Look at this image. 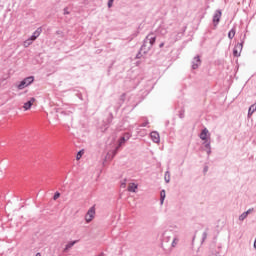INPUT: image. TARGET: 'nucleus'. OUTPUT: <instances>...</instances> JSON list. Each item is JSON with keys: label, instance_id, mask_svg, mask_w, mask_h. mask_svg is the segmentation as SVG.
Returning <instances> with one entry per match:
<instances>
[{"label": "nucleus", "instance_id": "0eeeda50", "mask_svg": "<svg viewBox=\"0 0 256 256\" xmlns=\"http://www.w3.org/2000/svg\"><path fill=\"white\" fill-rule=\"evenodd\" d=\"M241 51H243V43L236 44L234 49H233L234 57H240L241 56Z\"/></svg>", "mask_w": 256, "mask_h": 256}, {"label": "nucleus", "instance_id": "c9c22d12", "mask_svg": "<svg viewBox=\"0 0 256 256\" xmlns=\"http://www.w3.org/2000/svg\"><path fill=\"white\" fill-rule=\"evenodd\" d=\"M98 256H105V253L101 252Z\"/></svg>", "mask_w": 256, "mask_h": 256}, {"label": "nucleus", "instance_id": "2eb2a0df", "mask_svg": "<svg viewBox=\"0 0 256 256\" xmlns=\"http://www.w3.org/2000/svg\"><path fill=\"white\" fill-rule=\"evenodd\" d=\"M137 187H138L137 184L132 183V184H130V185L128 186V191H129L130 193H136Z\"/></svg>", "mask_w": 256, "mask_h": 256}, {"label": "nucleus", "instance_id": "c85d7f7f", "mask_svg": "<svg viewBox=\"0 0 256 256\" xmlns=\"http://www.w3.org/2000/svg\"><path fill=\"white\" fill-rule=\"evenodd\" d=\"M113 1H115V0H108V7L109 8L113 7Z\"/></svg>", "mask_w": 256, "mask_h": 256}, {"label": "nucleus", "instance_id": "f3484780", "mask_svg": "<svg viewBox=\"0 0 256 256\" xmlns=\"http://www.w3.org/2000/svg\"><path fill=\"white\" fill-rule=\"evenodd\" d=\"M164 181H165V183H170V181H171V172H169V171L165 172Z\"/></svg>", "mask_w": 256, "mask_h": 256}, {"label": "nucleus", "instance_id": "f257e3e1", "mask_svg": "<svg viewBox=\"0 0 256 256\" xmlns=\"http://www.w3.org/2000/svg\"><path fill=\"white\" fill-rule=\"evenodd\" d=\"M155 41H157V36L153 33L148 34L143 40V44L140 47V51H142L143 55H147L153 46L155 45Z\"/></svg>", "mask_w": 256, "mask_h": 256}, {"label": "nucleus", "instance_id": "79ce46f5", "mask_svg": "<svg viewBox=\"0 0 256 256\" xmlns=\"http://www.w3.org/2000/svg\"><path fill=\"white\" fill-rule=\"evenodd\" d=\"M166 125H169V121L166 122Z\"/></svg>", "mask_w": 256, "mask_h": 256}, {"label": "nucleus", "instance_id": "f8f14e48", "mask_svg": "<svg viewBox=\"0 0 256 256\" xmlns=\"http://www.w3.org/2000/svg\"><path fill=\"white\" fill-rule=\"evenodd\" d=\"M33 103H35L34 97L30 98V100H28L26 103H24L23 108L25 109V111H29V109H31V107H33Z\"/></svg>", "mask_w": 256, "mask_h": 256}, {"label": "nucleus", "instance_id": "dca6fc26", "mask_svg": "<svg viewBox=\"0 0 256 256\" xmlns=\"http://www.w3.org/2000/svg\"><path fill=\"white\" fill-rule=\"evenodd\" d=\"M165 197H166V192L165 189L160 191V205H163L165 203Z\"/></svg>", "mask_w": 256, "mask_h": 256}, {"label": "nucleus", "instance_id": "ddd939ff", "mask_svg": "<svg viewBox=\"0 0 256 256\" xmlns=\"http://www.w3.org/2000/svg\"><path fill=\"white\" fill-rule=\"evenodd\" d=\"M76 243H79V240H74V241L68 242V243L66 244V246H65V248H64V250H63V252H64V253H67V251H68L69 249H71L74 245H76Z\"/></svg>", "mask_w": 256, "mask_h": 256}, {"label": "nucleus", "instance_id": "393cba45", "mask_svg": "<svg viewBox=\"0 0 256 256\" xmlns=\"http://www.w3.org/2000/svg\"><path fill=\"white\" fill-rule=\"evenodd\" d=\"M143 51L139 50L138 53L136 54V59H141V57H143Z\"/></svg>", "mask_w": 256, "mask_h": 256}, {"label": "nucleus", "instance_id": "7c9ffc66", "mask_svg": "<svg viewBox=\"0 0 256 256\" xmlns=\"http://www.w3.org/2000/svg\"><path fill=\"white\" fill-rule=\"evenodd\" d=\"M149 125V121H146L144 123H142L141 127H147Z\"/></svg>", "mask_w": 256, "mask_h": 256}, {"label": "nucleus", "instance_id": "412c9836", "mask_svg": "<svg viewBox=\"0 0 256 256\" xmlns=\"http://www.w3.org/2000/svg\"><path fill=\"white\" fill-rule=\"evenodd\" d=\"M177 243H179V239L177 237L173 238L171 243V247H177Z\"/></svg>", "mask_w": 256, "mask_h": 256}, {"label": "nucleus", "instance_id": "39448f33", "mask_svg": "<svg viewBox=\"0 0 256 256\" xmlns=\"http://www.w3.org/2000/svg\"><path fill=\"white\" fill-rule=\"evenodd\" d=\"M95 219V206H92L85 215L86 223H91Z\"/></svg>", "mask_w": 256, "mask_h": 256}, {"label": "nucleus", "instance_id": "e433bc0d", "mask_svg": "<svg viewBox=\"0 0 256 256\" xmlns=\"http://www.w3.org/2000/svg\"><path fill=\"white\" fill-rule=\"evenodd\" d=\"M211 256H221V255H219V253H216L215 255L212 254Z\"/></svg>", "mask_w": 256, "mask_h": 256}, {"label": "nucleus", "instance_id": "6ab92c4d", "mask_svg": "<svg viewBox=\"0 0 256 256\" xmlns=\"http://www.w3.org/2000/svg\"><path fill=\"white\" fill-rule=\"evenodd\" d=\"M113 123V113H109V116L107 118V125H111Z\"/></svg>", "mask_w": 256, "mask_h": 256}, {"label": "nucleus", "instance_id": "cd10ccee", "mask_svg": "<svg viewBox=\"0 0 256 256\" xmlns=\"http://www.w3.org/2000/svg\"><path fill=\"white\" fill-rule=\"evenodd\" d=\"M69 8L65 7L63 10V15H69Z\"/></svg>", "mask_w": 256, "mask_h": 256}, {"label": "nucleus", "instance_id": "473e14b6", "mask_svg": "<svg viewBox=\"0 0 256 256\" xmlns=\"http://www.w3.org/2000/svg\"><path fill=\"white\" fill-rule=\"evenodd\" d=\"M56 35H63V31L61 30L56 31Z\"/></svg>", "mask_w": 256, "mask_h": 256}, {"label": "nucleus", "instance_id": "c756f323", "mask_svg": "<svg viewBox=\"0 0 256 256\" xmlns=\"http://www.w3.org/2000/svg\"><path fill=\"white\" fill-rule=\"evenodd\" d=\"M245 213L249 216L250 213H253V208L248 209Z\"/></svg>", "mask_w": 256, "mask_h": 256}, {"label": "nucleus", "instance_id": "a211bd4d", "mask_svg": "<svg viewBox=\"0 0 256 256\" xmlns=\"http://www.w3.org/2000/svg\"><path fill=\"white\" fill-rule=\"evenodd\" d=\"M209 228H206L205 231L202 234V243H205L207 240V235H208Z\"/></svg>", "mask_w": 256, "mask_h": 256}, {"label": "nucleus", "instance_id": "37998d69", "mask_svg": "<svg viewBox=\"0 0 256 256\" xmlns=\"http://www.w3.org/2000/svg\"><path fill=\"white\" fill-rule=\"evenodd\" d=\"M161 247H162V249H163V243L161 244Z\"/></svg>", "mask_w": 256, "mask_h": 256}, {"label": "nucleus", "instance_id": "4c0bfd02", "mask_svg": "<svg viewBox=\"0 0 256 256\" xmlns=\"http://www.w3.org/2000/svg\"><path fill=\"white\" fill-rule=\"evenodd\" d=\"M78 97H79V99H83L82 96H81V94H78Z\"/></svg>", "mask_w": 256, "mask_h": 256}, {"label": "nucleus", "instance_id": "20e7f679", "mask_svg": "<svg viewBox=\"0 0 256 256\" xmlns=\"http://www.w3.org/2000/svg\"><path fill=\"white\" fill-rule=\"evenodd\" d=\"M35 81V76H28L24 78L20 83L17 85V89L19 91H23L26 87H29V85H32V83Z\"/></svg>", "mask_w": 256, "mask_h": 256}, {"label": "nucleus", "instance_id": "b1692460", "mask_svg": "<svg viewBox=\"0 0 256 256\" xmlns=\"http://www.w3.org/2000/svg\"><path fill=\"white\" fill-rule=\"evenodd\" d=\"M83 153H84V150H80L77 155H76V159L77 161H79V159H81V157H83Z\"/></svg>", "mask_w": 256, "mask_h": 256}, {"label": "nucleus", "instance_id": "a878e982", "mask_svg": "<svg viewBox=\"0 0 256 256\" xmlns=\"http://www.w3.org/2000/svg\"><path fill=\"white\" fill-rule=\"evenodd\" d=\"M60 197H61V193L55 192L53 199H54V201H57V199H59Z\"/></svg>", "mask_w": 256, "mask_h": 256}, {"label": "nucleus", "instance_id": "a19ab883", "mask_svg": "<svg viewBox=\"0 0 256 256\" xmlns=\"http://www.w3.org/2000/svg\"><path fill=\"white\" fill-rule=\"evenodd\" d=\"M123 97H125V94H122L121 99H123Z\"/></svg>", "mask_w": 256, "mask_h": 256}, {"label": "nucleus", "instance_id": "f704fd0d", "mask_svg": "<svg viewBox=\"0 0 256 256\" xmlns=\"http://www.w3.org/2000/svg\"><path fill=\"white\" fill-rule=\"evenodd\" d=\"M134 37H137V35H139V31H137L136 33L133 34Z\"/></svg>", "mask_w": 256, "mask_h": 256}, {"label": "nucleus", "instance_id": "6e6552de", "mask_svg": "<svg viewBox=\"0 0 256 256\" xmlns=\"http://www.w3.org/2000/svg\"><path fill=\"white\" fill-rule=\"evenodd\" d=\"M219 21H221V10H216V12L213 15L214 27H217V25H219Z\"/></svg>", "mask_w": 256, "mask_h": 256}, {"label": "nucleus", "instance_id": "9d476101", "mask_svg": "<svg viewBox=\"0 0 256 256\" xmlns=\"http://www.w3.org/2000/svg\"><path fill=\"white\" fill-rule=\"evenodd\" d=\"M41 33H43V28L39 27L37 28L32 36L30 37V41H35L37 39V37H39V35H41Z\"/></svg>", "mask_w": 256, "mask_h": 256}, {"label": "nucleus", "instance_id": "4be33fe9", "mask_svg": "<svg viewBox=\"0 0 256 256\" xmlns=\"http://www.w3.org/2000/svg\"><path fill=\"white\" fill-rule=\"evenodd\" d=\"M248 217L247 213L244 212L239 216V221H245V218Z\"/></svg>", "mask_w": 256, "mask_h": 256}, {"label": "nucleus", "instance_id": "2f4dec72", "mask_svg": "<svg viewBox=\"0 0 256 256\" xmlns=\"http://www.w3.org/2000/svg\"><path fill=\"white\" fill-rule=\"evenodd\" d=\"M207 171H209V166H205L203 169V173H207Z\"/></svg>", "mask_w": 256, "mask_h": 256}, {"label": "nucleus", "instance_id": "9b49d317", "mask_svg": "<svg viewBox=\"0 0 256 256\" xmlns=\"http://www.w3.org/2000/svg\"><path fill=\"white\" fill-rule=\"evenodd\" d=\"M151 139L153 143H159L161 141V138L159 136V133L157 131H153L150 133Z\"/></svg>", "mask_w": 256, "mask_h": 256}, {"label": "nucleus", "instance_id": "1a4fd4ad", "mask_svg": "<svg viewBox=\"0 0 256 256\" xmlns=\"http://www.w3.org/2000/svg\"><path fill=\"white\" fill-rule=\"evenodd\" d=\"M201 66V58L199 56H196L192 60V69H199Z\"/></svg>", "mask_w": 256, "mask_h": 256}, {"label": "nucleus", "instance_id": "aec40b11", "mask_svg": "<svg viewBox=\"0 0 256 256\" xmlns=\"http://www.w3.org/2000/svg\"><path fill=\"white\" fill-rule=\"evenodd\" d=\"M233 37H235V29H231L228 32V38L233 39Z\"/></svg>", "mask_w": 256, "mask_h": 256}, {"label": "nucleus", "instance_id": "4468645a", "mask_svg": "<svg viewBox=\"0 0 256 256\" xmlns=\"http://www.w3.org/2000/svg\"><path fill=\"white\" fill-rule=\"evenodd\" d=\"M255 111H256V102L249 107L248 119H251V117L253 116V113H255Z\"/></svg>", "mask_w": 256, "mask_h": 256}, {"label": "nucleus", "instance_id": "f03ea898", "mask_svg": "<svg viewBox=\"0 0 256 256\" xmlns=\"http://www.w3.org/2000/svg\"><path fill=\"white\" fill-rule=\"evenodd\" d=\"M211 134H209V130L204 128L201 133L199 134V138L204 141L203 145L205 147L206 152L208 155H211Z\"/></svg>", "mask_w": 256, "mask_h": 256}, {"label": "nucleus", "instance_id": "423d86ee", "mask_svg": "<svg viewBox=\"0 0 256 256\" xmlns=\"http://www.w3.org/2000/svg\"><path fill=\"white\" fill-rule=\"evenodd\" d=\"M171 235H173L171 230L164 231L162 234V243H169L171 241Z\"/></svg>", "mask_w": 256, "mask_h": 256}, {"label": "nucleus", "instance_id": "5701e85b", "mask_svg": "<svg viewBox=\"0 0 256 256\" xmlns=\"http://www.w3.org/2000/svg\"><path fill=\"white\" fill-rule=\"evenodd\" d=\"M179 117H180V119H185V109H181L179 111Z\"/></svg>", "mask_w": 256, "mask_h": 256}, {"label": "nucleus", "instance_id": "ea45409f", "mask_svg": "<svg viewBox=\"0 0 256 256\" xmlns=\"http://www.w3.org/2000/svg\"><path fill=\"white\" fill-rule=\"evenodd\" d=\"M35 256H41V253L38 252Z\"/></svg>", "mask_w": 256, "mask_h": 256}, {"label": "nucleus", "instance_id": "bb28decb", "mask_svg": "<svg viewBox=\"0 0 256 256\" xmlns=\"http://www.w3.org/2000/svg\"><path fill=\"white\" fill-rule=\"evenodd\" d=\"M121 187L125 189L127 187V179H124V181L121 183Z\"/></svg>", "mask_w": 256, "mask_h": 256}, {"label": "nucleus", "instance_id": "72a5a7b5", "mask_svg": "<svg viewBox=\"0 0 256 256\" xmlns=\"http://www.w3.org/2000/svg\"><path fill=\"white\" fill-rule=\"evenodd\" d=\"M159 47H160V49L163 48V47H165V43H164V42L160 43V44H159Z\"/></svg>", "mask_w": 256, "mask_h": 256}, {"label": "nucleus", "instance_id": "58836bf2", "mask_svg": "<svg viewBox=\"0 0 256 256\" xmlns=\"http://www.w3.org/2000/svg\"><path fill=\"white\" fill-rule=\"evenodd\" d=\"M195 237H196V235L193 236L192 241H195Z\"/></svg>", "mask_w": 256, "mask_h": 256}, {"label": "nucleus", "instance_id": "7ed1b4c3", "mask_svg": "<svg viewBox=\"0 0 256 256\" xmlns=\"http://www.w3.org/2000/svg\"><path fill=\"white\" fill-rule=\"evenodd\" d=\"M129 139H131V134L129 132L124 133V135L120 138L119 144L115 147V149L108 152L107 154L108 157L112 155L111 159H113V157H115V155L119 153V149H121V145H123V143H125L126 141H129Z\"/></svg>", "mask_w": 256, "mask_h": 256}]
</instances>
